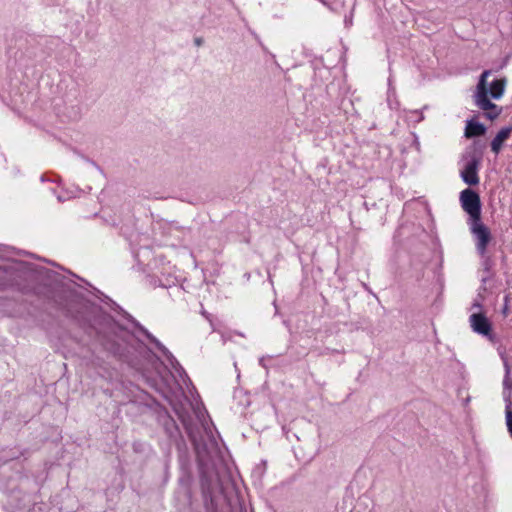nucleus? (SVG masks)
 Returning a JSON list of instances; mask_svg holds the SVG:
<instances>
[{
  "mask_svg": "<svg viewBox=\"0 0 512 512\" xmlns=\"http://www.w3.org/2000/svg\"><path fill=\"white\" fill-rule=\"evenodd\" d=\"M491 74L490 70H485L480 75L475 93L473 95L475 105L484 111L486 118L495 120L502 113V108L492 103L488 97L487 78Z\"/></svg>",
  "mask_w": 512,
  "mask_h": 512,
  "instance_id": "f257e3e1",
  "label": "nucleus"
},
{
  "mask_svg": "<svg viewBox=\"0 0 512 512\" xmlns=\"http://www.w3.org/2000/svg\"><path fill=\"white\" fill-rule=\"evenodd\" d=\"M505 367V376L503 379V387L504 390H508L507 395H505V401L507 402V399L511 400V391H512V376H511V368L507 361L504 362Z\"/></svg>",
  "mask_w": 512,
  "mask_h": 512,
  "instance_id": "1a4fd4ad",
  "label": "nucleus"
},
{
  "mask_svg": "<svg viewBox=\"0 0 512 512\" xmlns=\"http://www.w3.org/2000/svg\"><path fill=\"white\" fill-rule=\"evenodd\" d=\"M323 4H326L325 0H320Z\"/></svg>",
  "mask_w": 512,
  "mask_h": 512,
  "instance_id": "4468645a",
  "label": "nucleus"
},
{
  "mask_svg": "<svg viewBox=\"0 0 512 512\" xmlns=\"http://www.w3.org/2000/svg\"><path fill=\"white\" fill-rule=\"evenodd\" d=\"M486 132V127L476 121L469 120L466 123L465 127V137L466 138H472L477 136H482Z\"/></svg>",
  "mask_w": 512,
  "mask_h": 512,
  "instance_id": "0eeeda50",
  "label": "nucleus"
},
{
  "mask_svg": "<svg viewBox=\"0 0 512 512\" xmlns=\"http://www.w3.org/2000/svg\"><path fill=\"white\" fill-rule=\"evenodd\" d=\"M506 84V78L496 79L492 81L488 89V94H490V96L493 99H500L504 94Z\"/></svg>",
  "mask_w": 512,
  "mask_h": 512,
  "instance_id": "6e6552de",
  "label": "nucleus"
},
{
  "mask_svg": "<svg viewBox=\"0 0 512 512\" xmlns=\"http://www.w3.org/2000/svg\"><path fill=\"white\" fill-rule=\"evenodd\" d=\"M507 312H508V307H507V305H506V306L504 307V309H503V314H504V315H507Z\"/></svg>",
  "mask_w": 512,
  "mask_h": 512,
  "instance_id": "ddd939ff",
  "label": "nucleus"
},
{
  "mask_svg": "<svg viewBox=\"0 0 512 512\" xmlns=\"http://www.w3.org/2000/svg\"><path fill=\"white\" fill-rule=\"evenodd\" d=\"M477 168L478 163L476 160H472L467 163L464 170L461 172V177L466 184L477 185L479 183Z\"/></svg>",
  "mask_w": 512,
  "mask_h": 512,
  "instance_id": "39448f33",
  "label": "nucleus"
},
{
  "mask_svg": "<svg viewBox=\"0 0 512 512\" xmlns=\"http://www.w3.org/2000/svg\"><path fill=\"white\" fill-rule=\"evenodd\" d=\"M473 308H481V304L476 302L473 304Z\"/></svg>",
  "mask_w": 512,
  "mask_h": 512,
  "instance_id": "f8f14e48",
  "label": "nucleus"
},
{
  "mask_svg": "<svg viewBox=\"0 0 512 512\" xmlns=\"http://www.w3.org/2000/svg\"><path fill=\"white\" fill-rule=\"evenodd\" d=\"M462 209L469 215L470 222L481 219V201L479 195L471 190L465 189L460 194Z\"/></svg>",
  "mask_w": 512,
  "mask_h": 512,
  "instance_id": "f03ea898",
  "label": "nucleus"
},
{
  "mask_svg": "<svg viewBox=\"0 0 512 512\" xmlns=\"http://www.w3.org/2000/svg\"><path fill=\"white\" fill-rule=\"evenodd\" d=\"M512 402L511 400L507 399L506 403V409H505V417H506V425L507 429L512 436V409H511Z\"/></svg>",
  "mask_w": 512,
  "mask_h": 512,
  "instance_id": "9d476101",
  "label": "nucleus"
},
{
  "mask_svg": "<svg viewBox=\"0 0 512 512\" xmlns=\"http://www.w3.org/2000/svg\"><path fill=\"white\" fill-rule=\"evenodd\" d=\"M469 323L475 333L486 336L489 340L493 341L492 325L484 313L471 314Z\"/></svg>",
  "mask_w": 512,
  "mask_h": 512,
  "instance_id": "20e7f679",
  "label": "nucleus"
},
{
  "mask_svg": "<svg viewBox=\"0 0 512 512\" xmlns=\"http://www.w3.org/2000/svg\"><path fill=\"white\" fill-rule=\"evenodd\" d=\"M512 132V127H504L502 128L491 141V150L498 154L503 146V143L510 137Z\"/></svg>",
  "mask_w": 512,
  "mask_h": 512,
  "instance_id": "423d86ee",
  "label": "nucleus"
},
{
  "mask_svg": "<svg viewBox=\"0 0 512 512\" xmlns=\"http://www.w3.org/2000/svg\"><path fill=\"white\" fill-rule=\"evenodd\" d=\"M469 224L470 231L475 238L477 252L483 257L485 256L487 247L492 239L490 229L482 223L481 219L478 221H471Z\"/></svg>",
  "mask_w": 512,
  "mask_h": 512,
  "instance_id": "7ed1b4c3",
  "label": "nucleus"
},
{
  "mask_svg": "<svg viewBox=\"0 0 512 512\" xmlns=\"http://www.w3.org/2000/svg\"><path fill=\"white\" fill-rule=\"evenodd\" d=\"M195 44H196L197 46H200V45L202 44V39H201V38H196V39H195Z\"/></svg>",
  "mask_w": 512,
  "mask_h": 512,
  "instance_id": "9b49d317",
  "label": "nucleus"
}]
</instances>
